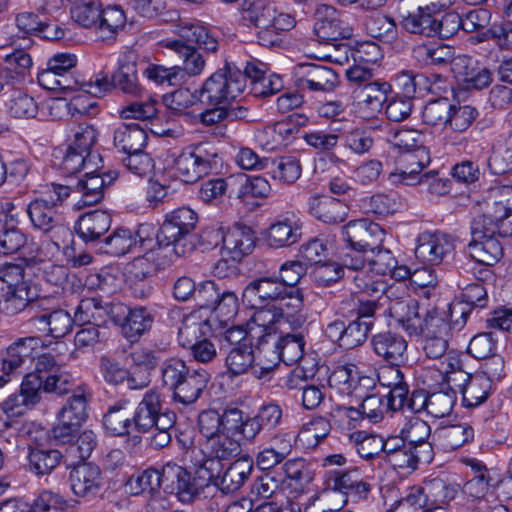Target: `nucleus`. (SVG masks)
<instances>
[{"label": "nucleus", "mask_w": 512, "mask_h": 512, "mask_svg": "<svg viewBox=\"0 0 512 512\" xmlns=\"http://www.w3.org/2000/svg\"><path fill=\"white\" fill-rule=\"evenodd\" d=\"M470 229L471 258L484 266L497 263L503 256V247L496 236H512V186L491 189L483 213L473 218Z\"/></svg>", "instance_id": "f257e3e1"}, {"label": "nucleus", "mask_w": 512, "mask_h": 512, "mask_svg": "<svg viewBox=\"0 0 512 512\" xmlns=\"http://www.w3.org/2000/svg\"><path fill=\"white\" fill-rule=\"evenodd\" d=\"M242 18L257 29V42L264 47H279L284 35L296 26L293 15L283 12L272 0H253L242 10Z\"/></svg>", "instance_id": "f03ea898"}, {"label": "nucleus", "mask_w": 512, "mask_h": 512, "mask_svg": "<svg viewBox=\"0 0 512 512\" xmlns=\"http://www.w3.org/2000/svg\"><path fill=\"white\" fill-rule=\"evenodd\" d=\"M161 384L171 392L174 402L184 406L195 403L209 381V374L203 369H191L178 357L164 360L159 367Z\"/></svg>", "instance_id": "7ed1b4c3"}, {"label": "nucleus", "mask_w": 512, "mask_h": 512, "mask_svg": "<svg viewBox=\"0 0 512 512\" xmlns=\"http://www.w3.org/2000/svg\"><path fill=\"white\" fill-rule=\"evenodd\" d=\"M217 467V460L204 459L193 476L183 467L167 463L163 466L164 488L175 493L180 502L192 503L209 486Z\"/></svg>", "instance_id": "20e7f679"}, {"label": "nucleus", "mask_w": 512, "mask_h": 512, "mask_svg": "<svg viewBox=\"0 0 512 512\" xmlns=\"http://www.w3.org/2000/svg\"><path fill=\"white\" fill-rule=\"evenodd\" d=\"M137 235L139 237L140 246L146 250H150L145 255H139L133 261V267L140 269L135 275L146 277L158 266L155 263V254H159L161 247L168 248L172 246V251L177 257H185L191 254L195 249V236L191 233L181 234L171 239H157V234L152 225L141 224L138 227Z\"/></svg>", "instance_id": "39448f33"}, {"label": "nucleus", "mask_w": 512, "mask_h": 512, "mask_svg": "<svg viewBox=\"0 0 512 512\" xmlns=\"http://www.w3.org/2000/svg\"><path fill=\"white\" fill-rule=\"evenodd\" d=\"M245 90V75L229 63L211 74L195 91L205 105H226L237 99Z\"/></svg>", "instance_id": "423d86ee"}, {"label": "nucleus", "mask_w": 512, "mask_h": 512, "mask_svg": "<svg viewBox=\"0 0 512 512\" xmlns=\"http://www.w3.org/2000/svg\"><path fill=\"white\" fill-rule=\"evenodd\" d=\"M68 186L52 183L41 195L31 201L27 207V214L33 227L43 233L58 230L69 234V230L62 224V216L58 206L70 195Z\"/></svg>", "instance_id": "0eeeda50"}, {"label": "nucleus", "mask_w": 512, "mask_h": 512, "mask_svg": "<svg viewBox=\"0 0 512 512\" xmlns=\"http://www.w3.org/2000/svg\"><path fill=\"white\" fill-rule=\"evenodd\" d=\"M77 56L72 53H55L46 62V67L38 72L37 81L41 87L64 93L80 91L84 80L77 72Z\"/></svg>", "instance_id": "6e6552de"}, {"label": "nucleus", "mask_w": 512, "mask_h": 512, "mask_svg": "<svg viewBox=\"0 0 512 512\" xmlns=\"http://www.w3.org/2000/svg\"><path fill=\"white\" fill-rule=\"evenodd\" d=\"M217 158L214 145L200 142L182 149L173 159V168L183 182L195 183L217 166Z\"/></svg>", "instance_id": "1a4fd4ad"}, {"label": "nucleus", "mask_w": 512, "mask_h": 512, "mask_svg": "<svg viewBox=\"0 0 512 512\" xmlns=\"http://www.w3.org/2000/svg\"><path fill=\"white\" fill-rule=\"evenodd\" d=\"M342 237L348 246L361 253H374L383 245L386 231L367 219L349 221L342 228Z\"/></svg>", "instance_id": "9d476101"}, {"label": "nucleus", "mask_w": 512, "mask_h": 512, "mask_svg": "<svg viewBox=\"0 0 512 512\" xmlns=\"http://www.w3.org/2000/svg\"><path fill=\"white\" fill-rule=\"evenodd\" d=\"M417 8L402 14L401 26L410 34L433 37L435 20L450 4V0H423L416 2Z\"/></svg>", "instance_id": "9b49d317"}, {"label": "nucleus", "mask_w": 512, "mask_h": 512, "mask_svg": "<svg viewBox=\"0 0 512 512\" xmlns=\"http://www.w3.org/2000/svg\"><path fill=\"white\" fill-rule=\"evenodd\" d=\"M296 86L301 91L314 93L332 92L339 84L338 74L325 65L301 63L295 67Z\"/></svg>", "instance_id": "f8f14e48"}, {"label": "nucleus", "mask_w": 512, "mask_h": 512, "mask_svg": "<svg viewBox=\"0 0 512 512\" xmlns=\"http://www.w3.org/2000/svg\"><path fill=\"white\" fill-rule=\"evenodd\" d=\"M210 244L217 245L222 241L223 248L235 261H240L244 256L250 254L255 247L256 236L254 231L245 225H236L223 234L219 229L206 230Z\"/></svg>", "instance_id": "ddd939ff"}, {"label": "nucleus", "mask_w": 512, "mask_h": 512, "mask_svg": "<svg viewBox=\"0 0 512 512\" xmlns=\"http://www.w3.org/2000/svg\"><path fill=\"white\" fill-rule=\"evenodd\" d=\"M430 163L426 148L403 152L396 161V168L389 173L392 184L414 185L421 182V172Z\"/></svg>", "instance_id": "4468645a"}, {"label": "nucleus", "mask_w": 512, "mask_h": 512, "mask_svg": "<svg viewBox=\"0 0 512 512\" xmlns=\"http://www.w3.org/2000/svg\"><path fill=\"white\" fill-rule=\"evenodd\" d=\"M43 348V341L39 337L18 338L5 350L1 358L2 372L4 374L16 373L35 359Z\"/></svg>", "instance_id": "2eb2a0df"}, {"label": "nucleus", "mask_w": 512, "mask_h": 512, "mask_svg": "<svg viewBox=\"0 0 512 512\" xmlns=\"http://www.w3.org/2000/svg\"><path fill=\"white\" fill-rule=\"evenodd\" d=\"M256 359L252 343H242L229 350L225 358V366L231 376L250 372L254 377L262 379L271 372L272 367L260 365Z\"/></svg>", "instance_id": "dca6fc26"}, {"label": "nucleus", "mask_w": 512, "mask_h": 512, "mask_svg": "<svg viewBox=\"0 0 512 512\" xmlns=\"http://www.w3.org/2000/svg\"><path fill=\"white\" fill-rule=\"evenodd\" d=\"M303 223L293 212L278 216L268 227L265 239L271 248L290 247L302 236Z\"/></svg>", "instance_id": "f3484780"}, {"label": "nucleus", "mask_w": 512, "mask_h": 512, "mask_svg": "<svg viewBox=\"0 0 512 512\" xmlns=\"http://www.w3.org/2000/svg\"><path fill=\"white\" fill-rule=\"evenodd\" d=\"M285 291L277 277H259L245 286L242 300L251 308H263L282 299Z\"/></svg>", "instance_id": "a211bd4d"}, {"label": "nucleus", "mask_w": 512, "mask_h": 512, "mask_svg": "<svg viewBox=\"0 0 512 512\" xmlns=\"http://www.w3.org/2000/svg\"><path fill=\"white\" fill-rule=\"evenodd\" d=\"M454 248L451 236L441 232H423L418 237L415 254L424 263L438 265Z\"/></svg>", "instance_id": "6ab92c4d"}, {"label": "nucleus", "mask_w": 512, "mask_h": 512, "mask_svg": "<svg viewBox=\"0 0 512 512\" xmlns=\"http://www.w3.org/2000/svg\"><path fill=\"white\" fill-rule=\"evenodd\" d=\"M112 85L124 94L140 97L144 91L138 80L137 57L134 52L122 53L112 74Z\"/></svg>", "instance_id": "aec40b11"}, {"label": "nucleus", "mask_w": 512, "mask_h": 512, "mask_svg": "<svg viewBox=\"0 0 512 512\" xmlns=\"http://www.w3.org/2000/svg\"><path fill=\"white\" fill-rule=\"evenodd\" d=\"M313 11L317 19L314 30L319 38L325 41H335L349 38L352 35V29L338 17L332 6L319 5L314 7Z\"/></svg>", "instance_id": "412c9836"}, {"label": "nucleus", "mask_w": 512, "mask_h": 512, "mask_svg": "<svg viewBox=\"0 0 512 512\" xmlns=\"http://www.w3.org/2000/svg\"><path fill=\"white\" fill-rule=\"evenodd\" d=\"M222 464L218 461L211 483L217 486L223 493L238 491L251 475L253 462L248 458H239L231 463L222 473Z\"/></svg>", "instance_id": "4be33fe9"}, {"label": "nucleus", "mask_w": 512, "mask_h": 512, "mask_svg": "<svg viewBox=\"0 0 512 512\" xmlns=\"http://www.w3.org/2000/svg\"><path fill=\"white\" fill-rule=\"evenodd\" d=\"M169 409L162 408L161 394L155 390L150 389L145 392L142 400L139 402L133 414V423L139 432H148L154 428L156 424L160 423V418Z\"/></svg>", "instance_id": "5701e85b"}, {"label": "nucleus", "mask_w": 512, "mask_h": 512, "mask_svg": "<svg viewBox=\"0 0 512 512\" xmlns=\"http://www.w3.org/2000/svg\"><path fill=\"white\" fill-rule=\"evenodd\" d=\"M118 177V173L110 171L103 174L94 171L86 172L74 186V191L81 195L80 203L84 206L97 204L103 199L104 190Z\"/></svg>", "instance_id": "b1692460"}, {"label": "nucleus", "mask_w": 512, "mask_h": 512, "mask_svg": "<svg viewBox=\"0 0 512 512\" xmlns=\"http://www.w3.org/2000/svg\"><path fill=\"white\" fill-rule=\"evenodd\" d=\"M329 485L334 491L346 495L348 501L366 500L371 491V485L355 470H334L329 477Z\"/></svg>", "instance_id": "393cba45"}, {"label": "nucleus", "mask_w": 512, "mask_h": 512, "mask_svg": "<svg viewBox=\"0 0 512 512\" xmlns=\"http://www.w3.org/2000/svg\"><path fill=\"white\" fill-rule=\"evenodd\" d=\"M239 421L240 409H227L222 414L215 409H207L198 415L197 424L200 434L207 442L221 433L230 432L231 422Z\"/></svg>", "instance_id": "a878e982"}, {"label": "nucleus", "mask_w": 512, "mask_h": 512, "mask_svg": "<svg viewBox=\"0 0 512 512\" xmlns=\"http://www.w3.org/2000/svg\"><path fill=\"white\" fill-rule=\"evenodd\" d=\"M69 481L75 495L90 497L99 492L103 478L98 466L92 463H83L71 470Z\"/></svg>", "instance_id": "bb28decb"}, {"label": "nucleus", "mask_w": 512, "mask_h": 512, "mask_svg": "<svg viewBox=\"0 0 512 512\" xmlns=\"http://www.w3.org/2000/svg\"><path fill=\"white\" fill-rule=\"evenodd\" d=\"M453 71L466 88L481 90L488 87L493 81L490 69L479 66L469 57H459L453 64Z\"/></svg>", "instance_id": "cd10ccee"}, {"label": "nucleus", "mask_w": 512, "mask_h": 512, "mask_svg": "<svg viewBox=\"0 0 512 512\" xmlns=\"http://www.w3.org/2000/svg\"><path fill=\"white\" fill-rule=\"evenodd\" d=\"M309 213L327 224H338L348 217V205L330 196H313L309 199Z\"/></svg>", "instance_id": "c85d7f7f"}, {"label": "nucleus", "mask_w": 512, "mask_h": 512, "mask_svg": "<svg viewBox=\"0 0 512 512\" xmlns=\"http://www.w3.org/2000/svg\"><path fill=\"white\" fill-rule=\"evenodd\" d=\"M30 321L39 332L53 338H62L71 332L75 319L66 310L56 309L34 316Z\"/></svg>", "instance_id": "c756f323"}, {"label": "nucleus", "mask_w": 512, "mask_h": 512, "mask_svg": "<svg viewBox=\"0 0 512 512\" xmlns=\"http://www.w3.org/2000/svg\"><path fill=\"white\" fill-rule=\"evenodd\" d=\"M258 309L247 321L246 326L251 339H255L259 343H266L269 338L276 336L283 321L276 308Z\"/></svg>", "instance_id": "7c9ffc66"}, {"label": "nucleus", "mask_w": 512, "mask_h": 512, "mask_svg": "<svg viewBox=\"0 0 512 512\" xmlns=\"http://www.w3.org/2000/svg\"><path fill=\"white\" fill-rule=\"evenodd\" d=\"M198 221L195 211L180 207L168 213L157 234V239H171L181 234L191 233Z\"/></svg>", "instance_id": "2f4dec72"}, {"label": "nucleus", "mask_w": 512, "mask_h": 512, "mask_svg": "<svg viewBox=\"0 0 512 512\" xmlns=\"http://www.w3.org/2000/svg\"><path fill=\"white\" fill-rule=\"evenodd\" d=\"M162 43L163 47L175 52L182 59V65L178 66L180 74L184 72L189 77H196L203 73L206 60L194 46L176 39H167Z\"/></svg>", "instance_id": "473e14b6"}, {"label": "nucleus", "mask_w": 512, "mask_h": 512, "mask_svg": "<svg viewBox=\"0 0 512 512\" xmlns=\"http://www.w3.org/2000/svg\"><path fill=\"white\" fill-rule=\"evenodd\" d=\"M374 352L389 364H400L405 360L406 340L395 333L383 332L373 336Z\"/></svg>", "instance_id": "72a5a7b5"}, {"label": "nucleus", "mask_w": 512, "mask_h": 512, "mask_svg": "<svg viewBox=\"0 0 512 512\" xmlns=\"http://www.w3.org/2000/svg\"><path fill=\"white\" fill-rule=\"evenodd\" d=\"M433 443L443 451H452L474 439V429L467 423L437 428L432 434Z\"/></svg>", "instance_id": "f704fd0d"}, {"label": "nucleus", "mask_w": 512, "mask_h": 512, "mask_svg": "<svg viewBox=\"0 0 512 512\" xmlns=\"http://www.w3.org/2000/svg\"><path fill=\"white\" fill-rule=\"evenodd\" d=\"M377 381L381 386L389 389L386 396L392 399V405H396V402L405 407L408 401L409 388L404 381V375L399 368V364L381 367L377 373Z\"/></svg>", "instance_id": "c9c22d12"}, {"label": "nucleus", "mask_w": 512, "mask_h": 512, "mask_svg": "<svg viewBox=\"0 0 512 512\" xmlns=\"http://www.w3.org/2000/svg\"><path fill=\"white\" fill-rule=\"evenodd\" d=\"M174 32L179 36L178 40H183L187 44L195 43L199 48L212 53L218 50L217 38L198 22L180 21L174 26Z\"/></svg>", "instance_id": "e433bc0d"}, {"label": "nucleus", "mask_w": 512, "mask_h": 512, "mask_svg": "<svg viewBox=\"0 0 512 512\" xmlns=\"http://www.w3.org/2000/svg\"><path fill=\"white\" fill-rule=\"evenodd\" d=\"M344 262L346 267L355 271L353 281L361 292L376 298L386 292V284L380 278L381 275H377L369 265L365 266L361 259L348 262L345 258Z\"/></svg>", "instance_id": "4c0bfd02"}, {"label": "nucleus", "mask_w": 512, "mask_h": 512, "mask_svg": "<svg viewBox=\"0 0 512 512\" xmlns=\"http://www.w3.org/2000/svg\"><path fill=\"white\" fill-rule=\"evenodd\" d=\"M32 58L24 49H15L4 57L0 66V77L6 84L22 82L32 68Z\"/></svg>", "instance_id": "58836bf2"}, {"label": "nucleus", "mask_w": 512, "mask_h": 512, "mask_svg": "<svg viewBox=\"0 0 512 512\" xmlns=\"http://www.w3.org/2000/svg\"><path fill=\"white\" fill-rule=\"evenodd\" d=\"M147 140L146 131L136 123H122L113 131V145L124 154L144 149Z\"/></svg>", "instance_id": "ea45409f"}, {"label": "nucleus", "mask_w": 512, "mask_h": 512, "mask_svg": "<svg viewBox=\"0 0 512 512\" xmlns=\"http://www.w3.org/2000/svg\"><path fill=\"white\" fill-rule=\"evenodd\" d=\"M111 226V216L100 210L82 215L76 223V232L85 242L98 240Z\"/></svg>", "instance_id": "a19ab883"}, {"label": "nucleus", "mask_w": 512, "mask_h": 512, "mask_svg": "<svg viewBox=\"0 0 512 512\" xmlns=\"http://www.w3.org/2000/svg\"><path fill=\"white\" fill-rule=\"evenodd\" d=\"M37 298V292L28 282L0 292V307L8 315L25 310Z\"/></svg>", "instance_id": "79ce46f5"}, {"label": "nucleus", "mask_w": 512, "mask_h": 512, "mask_svg": "<svg viewBox=\"0 0 512 512\" xmlns=\"http://www.w3.org/2000/svg\"><path fill=\"white\" fill-rule=\"evenodd\" d=\"M280 301H284L282 307L277 309L283 323H287L293 330H298L306 322L303 314L304 295L301 289L286 290Z\"/></svg>", "instance_id": "37998d69"}, {"label": "nucleus", "mask_w": 512, "mask_h": 512, "mask_svg": "<svg viewBox=\"0 0 512 512\" xmlns=\"http://www.w3.org/2000/svg\"><path fill=\"white\" fill-rule=\"evenodd\" d=\"M391 92V85L379 79L368 83L364 87H358L354 91L359 99V105L372 113L382 110L383 104L387 101Z\"/></svg>", "instance_id": "c03bdc74"}, {"label": "nucleus", "mask_w": 512, "mask_h": 512, "mask_svg": "<svg viewBox=\"0 0 512 512\" xmlns=\"http://www.w3.org/2000/svg\"><path fill=\"white\" fill-rule=\"evenodd\" d=\"M132 424H134L133 416L127 400L118 401L110 406L103 418L105 429L114 436L129 434Z\"/></svg>", "instance_id": "a18cd8bd"}, {"label": "nucleus", "mask_w": 512, "mask_h": 512, "mask_svg": "<svg viewBox=\"0 0 512 512\" xmlns=\"http://www.w3.org/2000/svg\"><path fill=\"white\" fill-rule=\"evenodd\" d=\"M462 394V401L466 407H476L482 404L489 396L491 383L483 375H469L456 386Z\"/></svg>", "instance_id": "49530a36"}, {"label": "nucleus", "mask_w": 512, "mask_h": 512, "mask_svg": "<svg viewBox=\"0 0 512 512\" xmlns=\"http://www.w3.org/2000/svg\"><path fill=\"white\" fill-rule=\"evenodd\" d=\"M211 332L208 320H201L196 313L186 315L179 327L178 341L183 348L196 345Z\"/></svg>", "instance_id": "de8ad7c7"}, {"label": "nucleus", "mask_w": 512, "mask_h": 512, "mask_svg": "<svg viewBox=\"0 0 512 512\" xmlns=\"http://www.w3.org/2000/svg\"><path fill=\"white\" fill-rule=\"evenodd\" d=\"M104 252L113 256H121L129 251L144 252L145 255L150 250H146L140 246L137 233L135 236L128 229L119 228L104 240Z\"/></svg>", "instance_id": "09e8293b"}, {"label": "nucleus", "mask_w": 512, "mask_h": 512, "mask_svg": "<svg viewBox=\"0 0 512 512\" xmlns=\"http://www.w3.org/2000/svg\"><path fill=\"white\" fill-rule=\"evenodd\" d=\"M153 321L154 316L146 307H129V315L123 322L121 332L128 340L135 341L151 328Z\"/></svg>", "instance_id": "8fccbe9b"}, {"label": "nucleus", "mask_w": 512, "mask_h": 512, "mask_svg": "<svg viewBox=\"0 0 512 512\" xmlns=\"http://www.w3.org/2000/svg\"><path fill=\"white\" fill-rule=\"evenodd\" d=\"M426 496L428 505L435 506L436 510L443 512L441 506L454 499L459 491V486L446 482L442 478H433L421 486Z\"/></svg>", "instance_id": "3c124183"}, {"label": "nucleus", "mask_w": 512, "mask_h": 512, "mask_svg": "<svg viewBox=\"0 0 512 512\" xmlns=\"http://www.w3.org/2000/svg\"><path fill=\"white\" fill-rule=\"evenodd\" d=\"M331 430L330 422L324 417H315L303 424L295 438L302 448L311 450L328 436Z\"/></svg>", "instance_id": "603ef678"}, {"label": "nucleus", "mask_w": 512, "mask_h": 512, "mask_svg": "<svg viewBox=\"0 0 512 512\" xmlns=\"http://www.w3.org/2000/svg\"><path fill=\"white\" fill-rule=\"evenodd\" d=\"M305 340L301 332L286 333L274 343L277 358L286 365H293L304 355Z\"/></svg>", "instance_id": "864d4df0"}, {"label": "nucleus", "mask_w": 512, "mask_h": 512, "mask_svg": "<svg viewBox=\"0 0 512 512\" xmlns=\"http://www.w3.org/2000/svg\"><path fill=\"white\" fill-rule=\"evenodd\" d=\"M392 399L386 395L371 394L362 398L361 409L365 417L372 423H379L388 412L401 411L404 406L396 403L392 405Z\"/></svg>", "instance_id": "5fc2aeb1"}, {"label": "nucleus", "mask_w": 512, "mask_h": 512, "mask_svg": "<svg viewBox=\"0 0 512 512\" xmlns=\"http://www.w3.org/2000/svg\"><path fill=\"white\" fill-rule=\"evenodd\" d=\"M164 485L163 469H146L132 474L125 483L126 491L131 495L151 492Z\"/></svg>", "instance_id": "6e6d98bb"}, {"label": "nucleus", "mask_w": 512, "mask_h": 512, "mask_svg": "<svg viewBox=\"0 0 512 512\" xmlns=\"http://www.w3.org/2000/svg\"><path fill=\"white\" fill-rule=\"evenodd\" d=\"M75 322L80 325L105 326L104 301L98 297L82 299L74 313Z\"/></svg>", "instance_id": "4d7b16f0"}, {"label": "nucleus", "mask_w": 512, "mask_h": 512, "mask_svg": "<svg viewBox=\"0 0 512 512\" xmlns=\"http://www.w3.org/2000/svg\"><path fill=\"white\" fill-rule=\"evenodd\" d=\"M88 397L84 388H77L58 412L59 416L82 426L88 418Z\"/></svg>", "instance_id": "13d9d810"}, {"label": "nucleus", "mask_w": 512, "mask_h": 512, "mask_svg": "<svg viewBox=\"0 0 512 512\" xmlns=\"http://www.w3.org/2000/svg\"><path fill=\"white\" fill-rule=\"evenodd\" d=\"M413 57L424 65L447 63L453 56L452 47L444 44L422 43L413 48Z\"/></svg>", "instance_id": "bf43d9fd"}, {"label": "nucleus", "mask_w": 512, "mask_h": 512, "mask_svg": "<svg viewBox=\"0 0 512 512\" xmlns=\"http://www.w3.org/2000/svg\"><path fill=\"white\" fill-rule=\"evenodd\" d=\"M350 443L358 455L365 460H372L382 452V436L358 430L349 435Z\"/></svg>", "instance_id": "052dcab7"}, {"label": "nucleus", "mask_w": 512, "mask_h": 512, "mask_svg": "<svg viewBox=\"0 0 512 512\" xmlns=\"http://www.w3.org/2000/svg\"><path fill=\"white\" fill-rule=\"evenodd\" d=\"M367 33L385 42H393L397 38L398 29L393 18L381 14L373 13L365 21Z\"/></svg>", "instance_id": "680f3d73"}, {"label": "nucleus", "mask_w": 512, "mask_h": 512, "mask_svg": "<svg viewBox=\"0 0 512 512\" xmlns=\"http://www.w3.org/2000/svg\"><path fill=\"white\" fill-rule=\"evenodd\" d=\"M456 403V392L451 387L445 391H437L429 394L423 402L427 413L435 418L449 416Z\"/></svg>", "instance_id": "e2e57ef3"}, {"label": "nucleus", "mask_w": 512, "mask_h": 512, "mask_svg": "<svg viewBox=\"0 0 512 512\" xmlns=\"http://www.w3.org/2000/svg\"><path fill=\"white\" fill-rule=\"evenodd\" d=\"M229 433H221L206 442V448L210 453L207 459H215L221 462V460H229L240 453L239 442L233 439Z\"/></svg>", "instance_id": "0e129e2a"}, {"label": "nucleus", "mask_w": 512, "mask_h": 512, "mask_svg": "<svg viewBox=\"0 0 512 512\" xmlns=\"http://www.w3.org/2000/svg\"><path fill=\"white\" fill-rule=\"evenodd\" d=\"M102 4L98 1H78L71 8L72 19L84 28L98 31Z\"/></svg>", "instance_id": "69168bd1"}, {"label": "nucleus", "mask_w": 512, "mask_h": 512, "mask_svg": "<svg viewBox=\"0 0 512 512\" xmlns=\"http://www.w3.org/2000/svg\"><path fill=\"white\" fill-rule=\"evenodd\" d=\"M451 101L446 97L430 100L422 111L423 123L430 127H447Z\"/></svg>", "instance_id": "338daca9"}, {"label": "nucleus", "mask_w": 512, "mask_h": 512, "mask_svg": "<svg viewBox=\"0 0 512 512\" xmlns=\"http://www.w3.org/2000/svg\"><path fill=\"white\" fill-rule=\"evenodd\" d=\"M421 486L409 487L405 494L386 512H424L430 507Z\"/></svg>", "instance_id": "774afa93"}]
</instances>
